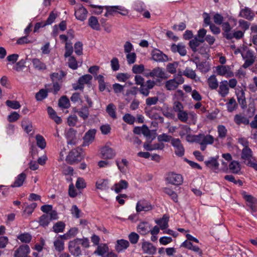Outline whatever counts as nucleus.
Masks as SVG:
<instances>
[{
  "instance_id": "2eb2a0df",
  "label": "nucleus",
  "mask_w": 257,
  "mask_h": 257,
  "mask_svg": "<svg viewBox=\"0 0 257 257\" xmlns=\"http://www.w3.org/2000/svg\"><path fill=\"white\" fill-rule=\"evenodd\" d=\"M218 158V156H217L216 158H210L208 160L205 162L206 166L215 173H218L219 171V163L217 161Z\"/></svg>"
},
{
  "instance_id": "de8ad7c7",
  "label": "nucleus",
  "mask_w": 257,
  "mask_h": 257,
  "mask_svg": "<svg viewBox=\"0 0 257 257\" xmlns=\"http://www.w3.org/2000/svg\"><path fill=\"white\" fill-rule=\"evenodd\" d=\"M54 246L55 250L58 252H61L64 249V242L62 240L59 238L55 240Z\"/></svg>"
},
{
  "instance_id": "f03ea898",
  "label": "nucleus",
  "mask_w": 257,
  "mask_h": 257,
  "mask_svg": "<svg viewBox=\"0 0 257 257\" xmlns=\"http://www.w3.org/2000/svg\"><path fill=\"white\" fill-rule=\"evenodd\" d=\"M82 150L79 148L72 150L70 151L66 158V160L70 164L77 163L82 159Z\"/></svg>"
},
{
  "instance_id": "f704fd0d",
  "label": "nucleus",
  "mask_w": 257,
  "mask_h": 257,
  "mask_svg": "<svg viewBox=\"0 0 257 257\" xmlns=\"http://www.w3.org/2000/svg\"><path fill=\"white\" fill-rule=\"evenodd\" d=\"M96 188L101 190H107L109 188L108 180L107 179H100L96 183Z\"/></svg>"
},
{
  "instance_id": "1a4fd4ad",
  "label": "nucleus",
  "mask_w": 257,
  "mask_h": 257,
  "mask_svg": "<svg viewBox=\"0 0 257 257\" xmlns=\"http://www.w3.org/2000/svg\"><path fill=\"white\" fill-rule=\"evenodd\" d=\"M136 209L137 212L149 211L153 209V206L148 200L142 199L138 201Z\"/></svg>"
},
{
  "instance_id": "f3484780",
  "label": "nucleus",
  "mask_w": 257,
  "mask_h": 257,
  "mask_svg": "<svg viewBox=\"0 0 257 257\" xmlns=\"http://www.w3.org/2000/svg\"><path fill=\"white\" fill-rule=\"evenodd\" d=\"M96 131L94 129L90 130L87 132L83 137V146H86L89 145L94 141Z\"/></svg>"
},
{
  "instance_id": "b1692460",
  "label": "nucleus",
  "mask_w": 257,
  "mask_h": 257,
  "mask_svg": "<svg viewBox=\"0 0 257 257\" xmlns=\"http://www.w3.org/2000/svg\"><path fill=\"white\" fill-rule=\"evenodd\" d=\"M234 121L237 125L241 124L247 125L249 123V119L241 114H237L234 117Z\"/></svg>"
},
{
  "instance_id": "603ef678",
  "label": "nucleus",
  "mask_w": 257,
  "mask_h": 257,
  "mask_svg": "<svg viewBox=\"0 0 257 257\" xmlns=\"http://www.w3.org/2000/svg\"><path fill=\"white\" fill-rule=\"evenodd\" d=\"M47 93L48 92L46 90L41 89L36 94L35 97L38 101H41L47 97Z\"/></svg>"
},
{
  "instance_id": "a878e982",
  "label": "nucleus",
  "mask_w": 257,
  "mask_h": 257,
  "mask_svg": "<svg viewBox=\"0 0 257 257\" xmlns=\"http://www.w3.org/2000/svg\"><path fill=\"white\" fill-rule=\"evenodd\" d=\"M171 49L173 52H178L180 55L184 56L187 54V51L185 46L181 44L178 45L173 44L171 46Z\"/></svg>"
},
{
  "instance_id": "a18cd8bd",
  "label": "nucleus",
  "mask_w": 257,
  "mask_h": 257,
  "mask_svg": "<svg viewBox=\"0 0 257 257\" xmlns=\"http://www.w3.org/2000/svg\"><path fill=\"white\" fill-rule=\"evenodd\" d=\"M177 114L179 120L182 122H187L189 119V115L191 114V113H188L187 111L183 110Z\"/></svg>"
},
{
  "instance_id": "bf43d9fd",
  "label": "nucleus",
  "mask_w": 257,
  "mask_h": 257,
  "mask_svg": "<svg viewBox=\"0 0 257 257\" xmlns=\"http://www.w3.org/2000/svg\"><path fill=\"white\" fill-rule=\"evenodd\" d=\"M159 101V98L157 96L149 97L146 99V104L150 106L156 104Z\"/></svg>"
},
{
  "instance_id": "2f4dec72",
  "label": "nucleus",
  "mask_w": 257,
  "mask_h": 257,
  "mask_svg": "<svg viewBox=\"0 0 257 257\" xmlns=\"http://www.w3.org/2000/svg\"><path fill=\"white\" fill-rule=\"evenodd\" d=\"M207 83L211 89H216L218 87V82L215 75H211L207 79Z\"/></svg>"
},
{
  "instance_id": "e433bc0d",
  "label": "nucleus",
  "mask_w": 257,
  "mask_h": 257,
  "mask_svg": "<svg viewBox=\"0 0 257 257\" xmlns=\"http://www.w3.org/2000/svg\"><path fill=\"white\" fill-rule=\"evenodd\" d=\"M47 111L50 117L53 119L57 124H60L62 122V119L60 117L57 115L56 111L52 107L49 106L47 108Z\"/></svg>"
},
{
  "instance_id": "13d9d810",
  "label": "nucleus",
  "mask_w": 257,
  "mask_h": 257,
  "mask_svg": "<svg viewBox=\"0 0 257 257\" xmlns=\"http://www.w3.org/2000/svg\"><path fill=\"white\" fill-rule=\"evenodd\" d=\"M178 67L177 62L168 63L167 65L166 69L168 72L171 74H174L176 72V68Z\"/></svg>"
},
{
  "instance_id": "72a5a7b5",
  "label": "nucleus",
  "mask_w": 257,
  "mask_h": 257,
  "mask_svg": "<svg viewBox=\"0 0 257 257\" xmlns=\"http://www.w3.org/2000/svg\"><path fill=\"white\" fill-rule=\"evenodd\" d=\"M32 62L34 68L37 70H44L46 69L47 67L46 64L38 58L32 59Z\"/></svg>"
},
{
  "instance_id": "f257e3e1",
  "label": "nucleus",
  "mask_w": 257,
  "mask_h": 257,
  "mask_svg": "<svg viewBox=\"0 0 257 257\" xmlns=\"http://www.w3.org/2000/svg\"><path fill=\"white\" fill-rule=\"evenodd\" d=\"M184 82V78L181 75L175 76L174 78L166 81L165 87L167 90L172 91L177 89L178 86Z\"/></svg>"
},
{
  "instance_id": "6e6d98bb",
  "label": "nucleus",
  "mask_w": 257,
  "mask_h": 257,
  "mask_svg": "<svg viewBox=\"0 0 257 257\" xmlns=\"http://www.w3.org/2000/svg\"><path fill=\"white\" fill-rule=\"evenodd\" d=\"M162 113L164 116L169 119H174L175 117L174 113H173L172 110L169 107L163 109Z\"/></svg>"
},
{
  "instance_id": "9b49d317",
  "label": "nucleus",
  "mask_w": 257,
  "mask_h": 257,
  "mask_svg": "<svg viewBox=\"0 0 257 257\" xmlns=\"http://www.w3.org/2000/svg\"><path fill=\"white\" fill-rule=\"evenodd\" d=\"M254 16V13L248 7H244V8L241 9L239 14V17L248 21H252Z\"/></svg>"
},
{
  "instance_id": "5fc2aeb1",
  "label": "nucleus",
  "mask_w": 257,
  "mask_h": 257,
  "mask_svg": "<svg viewBox=\"0 0 257 257\" xmlns=\"http://www.w3.org/2000/svg\"><path fill=\"white\" fill-rule=\"evenodd\" d=\"M50 221L48 214H44L40 217L39 223L41 226L45 227L48 226Z\"/></svg>"
},
{
  "instance_id": "ea45409f",
  "label": "nucleus",
  "mask_w": 257,
  "mask_h": 257,
  "mask_svg": "<svg viewBox=\"0 0 257 257\" xmlns=\"http://www.w3.org/2000/svg\"><path fill=\"white\" fill-rule=\"evenodd\" d=\"M230 171L234 174H237L240 170V166L238 162L233 161L229 164Z\"/></svg>"
},
{
  "instance_id": "4be33fe9",
  "label": "nucleus",
  "mask_w": 257,
  "mask_h": 257,
  "mask_svg": "<svg viewBox=\"0 0 257 257\" xmlns=\"http://www.w3.org/2000/svg\"><path fill=\"white\" fill-rule=\"evenodd\" d=\"M26 179V174L23 172L18 175L13 184L11 185L12 188L20 187L22 186Z\"/></svg>"
},
{
  "instance_id": "c85d7f7f",
  "label": "nucleus",
  "mask_w": 257,
  "mask_h": 257,
  "mask_svg": "<svg viewBox=\"0 0 257 257\" xmlns=\"http://www.w3.org/2000/svg\"><path fill=\"white\" fill-rule=\"evenodd\" d=\"M150 226L148 222H143L140 223L137 227L139 233L142 235H145L150 232Z\"/></svg>"
},
{
  "instance_id": "4468645a",
  "label": "nucleus",
  "mask_w": 257,
  "mask_h": 257,
  "mask_svg": "<svg viewBox=\"0 0 257 257\" xmlns=\"http://www.w3.org/2000/svg\"><path fill=\"white\" fill-rule=\"evenodd\" d=\"M254 158L252 151L249 148H243L242 149L241 153V159L243 160L245 164L246 162H248Z\"/></svg>"
},
{
  "instance_id": "4d7b16f0",
  "label": "nucleus",
  "mask_w": 257,
  "mask_h": 257,
  "mask_svg": "<svg viewBox=\"0 0 257 257\" xmlns=\"http://www.w3.org/2000/svg\"><path fill=\"white\" fill-rule=\"evenodd\" d=\"M112 9L114 13L118 12L123 16H126L128 13L127 10L122 6H113Z\"/></svg>"
},
{
  "instance_id": "5701e85b",
  "label": "nucleus",
  "mask_w": 257,
  "mask_h": 257,
  "mask_svg": "<svg viewBox=\"0 0 257 257\" xmlns=\"http://www.w3.org/2000/svg\"><path fill=\"white\" fill-rule=\"evenodd\" d=\"M129 242L126 240H117L115 246V249L118 252H119L126 249L129 246Z\"/></svg>"
},
{
  "instance_id": "20e7f679",
  "label": "nucleus",
  "mask_w": 257,
  "mask_h": 257,
  "mask_svg": "<svg viewBox=\"0 0 257 257\" xmlns=\"http://www.w3.org/2000/svg\"><path fill=\"white\" fill-rule=\"evenodd\" d=\"M156 84V81L149 79L140 87L139 91L143 96L147 97L150 94V90L155 86Z\"/></svg>"
},
{
  "instance_id": "7c9ffc66",
  "label": "nucleus",
  "mask_w": 257,
  "mask_h": 257,
  "mask_svg": "<svg viewBox=\"0 0 257 257\" xmlns=\"http://www.w3.org/2000/svg\"><path fill=\"white\" fill-rule=\"evenodd\" d=\"M216 72L218 75H221V76H224L225 75H227L228 76H233V74L232 73L231 75L229 74V69L228 67L225 66V65H219L216 67Z\"/></svg>"
},
{
  "instance_id": "412c9836",
  "label": "nucleus",
  "mask_w": 257,
  "mask_h": 257,
  "mask_svg": "<svg viewBox=\"0 0 257 257\" xmlns=\"http://www.w3.org/2000/svg\"><path fill=\"white\" fill-rule=\"evenodd\" d=\"M73 110L75 112H77L78 115L83 120H86L88 118L89 115L88 107L86 106H83L79 109L74 108Z\"/></svg>"
},
{
  "instance_id": "ddd939ff",
  "label": "nucleus",
  "mask_w": 257,
  "mask_h": 257,
  "mask_svg": "<svg viewBox=\"0 0 257 257\" xmlns=\"http://www.w3.org/2000/svg\"><path fill=\"white\" fill-rule=\"evenodd\" d=\"M219 89L218 93L222 97H225L229 93V87L227 80L221 81L218 84Z\"/></svg>"
},
{
  "instance_id": "f8f14e48",
  "label": "nucleus",
  "mask_w": 257,
  "mask_h": 257,
  "mask_svg": "<svg viewBox=\"0 0 257 257\" xmlns=\"http://www.w3.org/2000/svg\"><path fill=\"white\" fill-rule=\"evenodd\" d=\"M30 252V249L28 245H20L19 247L15 250L14 257H26Z\"/></svg>"
},
{
  "instance_id": "052dcab7",
  "label": "nucleus",
  "mask_w": 257,
  "mask_h": 257,
  "mask_svg": "<svg viewBox=\"0 0 257 257\" xmlns=\"http://www.w3.org/2000/svg\"><path fill=\"white\" fill-rule=\"evenodd\" d=\"M173 110L177 113V114L184 110V106L182 103L179 101H175L173 105Z\"/></svg>"
},
{
  "instance_id": "6ab92c4d",
  "label": "nucleus",
  "mask_w": 257,
  "mask_h": 257,
  "mask_svg": "<svg viewBox=\"0 0 257 257\" xmlns=\"http://www.w3.org/2000/svg\"><path fill=\"white\" fill-rule=\"evenodd\" d=\"M101 154L103 159H111L115 156V151L111 148L105 146L101 149Z\"/></svg>"
},
{
  "instance_id": "37998d69",
  "label": "nucleus",
  "mask_w": 257,
  "mask_h": 257,
  "mask_svg": "<svg viewBox=\"0 0 257 257\" xmlns=\"http://www.w3.org/2000/svg\"><path fill=\"white\" fill-rule=\"evenodd\" d=\"M65 227V224L63 221H60L56 222L53 226V230L56 233L62 232Z\"/></svg>"
},
{
  "instance_id": "39448f33",
  "label": "nucleus",
  "mask_w": 257,
  "mask_h": 257,
  "mask_svg": "<svg viewBox=\"0 0 257 257\" xmlns=\"http://www.w3.org/2000/svg\"><path fill=\"white\" fill-rule=\"evenodd\" d=\"M241 194L246 202V205L253 212L257 211V199L251 195L247 194L245 191H243Z\"/></svg>"
},
{
  "instance_id": "e2e57ef3",
  "label": "nucleus",
  "mask_w": 257,
  "mask_h": 257,
  "mask_svg": "<svg viewBox=\"0 0 257 257\" xmlns=\"http://www.w3.org/2000/svg\"><path fill=\"white\" fill-rule=\"evenodd\" d=\"M79 244L84 248H88L89 247V239L86 237H83L82 238H75Z\"/></svg>"
},
{
  "instance_id": "bb28decb",
  "label": "nucleus",
  "mask_w": 257,
  "mask_h": 257,
  "mask_svg": "<svg viewBox=\"0 0 257 257\" xmlns=\"http://www.w3.org/2000/svg\"><path fill=\"white\" fill-rule=\"evenodd\" d=\"M193 62L195 63L197 68L202 73H206L210 70V64L208 62L203 61L200 63Z\"/></svg>"
},
{
  "instance_id": "79ce46f5",
  "label": "nucleus",
  "mask_w": 257,
  "mask_h": 257,
  "mask_svg": "<svg viewBox=\"0 0 257 257\" xmlns=\"http://www.w3.org/2000/svg\"><path fill=\"white\" fill-rule=\"evenodd\" d=\"M218 138L223 140L227 136V130L223 125H218L217 126Z\"/></svg>"
},
{
  "instance_id": "dca6fc26",
  "label": "nucleus",
  "mask_w": 257,
  "mask_h": 257,
  "mask_svg": "<svg viewBox=\"0 0 257 257\" xmlns=\"http://www.w3.org/2000/svg\"><path fill=\"white\" fill-rule=\"evenodd\" d=\"M142 248L144 253L151 255L155 254L157 250L156 247L148 241L142 242Z\"/></svg>"
},
{
  "instance_id": "58836bf2",
  "label": "nucleus",
  "mask_w": 257,
  "mask_h": 257,
  "mask_svg": "<svg viewBox=\"0 0 257 257\" xmlns=\"http://www.w3.org/2000/svg\"><path fill=\"white\" fill-rule=\"evenodd\" d=\"M88 25L93 30H99V24L96 17L91 16L88 19Z\"/></svg>"
},
{
  "instance_id": "c756f323",
  "label": "nucleus",
  "mask_w": 257,
  "mask_h": 257,
  "mask_svg": "<svg viewBox=\"0 0 257 257\" xmlns=\"http://www.w3.org/2000/svg\"><path fill=\"white\" fill-rule=\"evenodd\" d=\"M108 251V247L106 244H101L98 245L96 249L94 251L95 254L104 257L105 253Z\"/></svg>"
},
{
  "instance_id": "09e8293b",
  "label": "nucleus",
  "mask_w": 257,
  "mask_h": 257,
  "mask_svg": "<svg viewBox=\"0 0 257 257\" xmlns=\"http://www.w3.org/2000/svg\"><path fill=\"white\" fill-rule=\"evenodd\" d=\"M202 43L200 41L199 39L197 38L196 37L194 38L193 39H192L189 42V46L192 49V50L194 52H197V47L199 46L200 44Z\"/></svg>"
},
{
  "instance_id": "473e14b6",
  "label": "nucleus",
  "mask_w": 257,
  "mask_h": 257,
  "mask_svg": "<svg viewBox=\"0 0 257 257\" xmlns=\"http://www.w3.org/2000/svg\"><path fill=\"white\" fill-rule=\"evenodd\" d=\"M116 110V106L112 103L108 104L106 108V111L108 114L109 116L113 119H115L117 118Z\"/></svg>"
},
{
  "instance_id": "c03bdc74",
  "label": "nucleus",
  "mask_w": 257,
  "mask_h": 257,
  "mask_svg": "<svg viewBox=\"0 0 257 257\" xmlns=\"http://www.w3.org/2000/svg\"><path fill=\"white\" fill-rule=\"evenodd\" d=\"M227 111L228 112H232L237 107V104L234 98H231L229 101L226 103Z\"/></svg>"
},
{
  "instance_id": "680f3d73",
  "label": "nucleus",
  "mask_w": 257,
  "mask_h": 257,
  "mask_svg": "<svg viewBox=\"0 0 257 257\" xmlns=\"http://www.w3.org/2000/svg\"><path fill=\"white\" fill-rule=\"evenodd\" d=\"M78 117L75 114L70 115L67 118L68 124L70 126H74L78 121Z\"/></svg>"
},
{
  "instance_id": "a211bd4d",
  "label": "nucleus",
  "mask_w": 257,
  "mask_h": 257,
  "mask_svg": "<svg viewBox=\"0 0 257 257\" xmlns=\"http://www.w3.org/2000/svg\"><path fill=\"white\" fill-rule=\"evenodd\" d=\"M152 58L157 62H165L168 59L166 55L158 49H156L152 52Z\"/></svg>"
},
{
  "instance_id": "cd10ccee",
  "label": "nucleus",
  "mask_w": 257,
  "mask_h": 257,
  "mask_svg": "<svg viewBox=\"0 0 257 257\" xmlns=\"http://www.w3.org/2000/svg\"><path fill=\"white\" fill-rule=\"evenodd\" d=\"M246 56L247 59L245 60L243 67L245 68L251 66L255 61V57L252 51L248 50L247 51Z\"/></svg>"
},
{
  "instance_id": "774afa93",
  "label": "nucleus",
  "mask_w": 257,
  "mask_h": 257,
  "mask_svg": "<svg viewBox=\"0 0 257 257\" xmlns=\"http://www.w3.org/2000/svg\"><path fill=\"white\" fill-rule=\"evenodd\" d=\"M6 105L13 108V109H18L21 107V105L19 102L17 101H11V100H7L6 102Z\"/></svg>"
},
{
  "instance_id": "8fccbe9b",
  "label": "nucleus",
  "mask_w": 257,
  "mask_h": 257,
  "mask_svg": "<svg viewBox=\"0 0 257 257\" xmlns=\"http://www.w3.org/2000/svg\"><path fill=\"white\" fill-rule=\"evenodd\" d=\"M17 238L21 242L25 243H29L32 239L31 235L28 233L21 234L17 236Z\"/></svg>"
},
{
  "instance_id": "0e129e2a",
  "label": "nucleus",
  "mask_w": 257,
  "mask_h": 257,
  "mask_svg": "<svg viewBox=\"0 0 257 257\" xmlns=\"http://www.w3.org/2000/svg\"><path fill=\"white\" fill-rule=\"evenodd\" d=\"M36 206L37 204L36 203H33L30 205L27 206L24 210V213L30 215L33 213Z\"/></svg>"
},
{
  "instance_id": "3c124183",
  "label": "nucleus",
  "mask_w": 257,
  "mask_h": 257,
  "mask_svg": "<svg viewBox=\"0 0 257 257\" xmlns=\"http://www.w3.org/2000/svg\"><path fill=\"white\" fill-rule=\"evenodd\" d=\"M37 146L42 149L46 147V142L44 138L41 135H38L36 136Z\"/></svg>"
},
{
  "instance_id": "69168bd1",
  "label": "nucleus",
  "mask_w": 257,
  "mask_h": 257,
  "mask_svg": "<svg viewBox=\"0 0 257 257\" xmlns=\"http://www.w3.org/2000/svg\"><path fill=\"white\" fill-rule=\"evenodd\" d=\"M122 118L124 122L130 124H133L135 121V117L130 113L124 114Z\"/></svg>"
},
{
  "instance_id": "9d476101",
  "label": "nucleus",
  "mask_w": 257,
  "mask_h": 257,
  "mask_svg": "<svg viewBox=\"0 0 257 257\" xmlns=\"http://www.w3.org/2000/svg\"><path fill=\"white\" fill-rule=\"evenodd\" d=\"M149 75L151 77H157L162 79H166L168 78V76L163 68L157 67L154 68L150 72Z\"/></svg>"
},
{
  "instance_id": "aec40b11",
  "label": "nucleus",
  "mask_w": 257,
  "mask_h": 257,
  "mask_svg": "<svg viewBox=\"0 0 257 257\" xmlns=\"http://www.w3.org/2000/svg\"><path fill=\"white\" fill-rule=\"evenodd\" d=\"M87 13V10L83 6H81L75 10V16L77 20L83 21L86 19Z\"/></svg>"
},
{
  "instance_id": "0eeeda50",
  "label": "nucleus",
  "mask_w": 257,
  "mask_h": 257,
  "mask_svg": "<svg viewBox=\"0 0 257 257\" xmlns=\"http://www.w3.org/2000/svg\"><path fill=\"white\" fill-rule=\"evenodd\" d=\"M182 175L174 172H170L167 174L166 181L170 184L174 185H180L183 183Z\"/></svg>"
},
{
  "instance_id": "c9c22d12",
  "label": "nucleus",
  "mask_w": 257,
  "mask_h": 257,
  "mask_svg": "<svg viewBox=\"0 0 257 257\" xmlns=\"http://www.w3.org/2000/svg\"><path fill=\"white\" fill-rule=\"evenodd\" d=\"M114 191L116 193L120 192L122 189H126L128 187V183L124 180H120L118 183L114 185Z\"/></svg>"
},
{
  "instance_id": "393cba45",
  "label": "nucleus",
  "mask_w": 257,
  "mask_h": 257,
  "mask_svg": "<svg viewBox=\"0 0 257 257\" xmlns=\"http://www.w3.org/2000/svg\"><path fill=\"white\" fill-rule=\"evenodd\" d=\"M169 216L166 214H164L162 218L156 220L155 222L160 226L161 229L164 230L169 226Z\"/></svg>"
},
{
  "instance_id": "423d86ee",
  "label": "nucleus",
  "mask_w": 257,
  "mask_h": 257,
  "mask_svg": "<svg viewBox=\"0 0 257 257\" xmlns=\"http://www.w3.org/2000/svg\"><path fill=\"white\" fill-rule=\"evenodd\" d=\"M68 249L72 255L79 256L82 254V251L79 243L76 239L71 240L68 243Z\"/></svg>"
},
{
  "instance_id": "7ed1b4c3",
  "label": "nucleus",
  "mask_w": 257,
  "mask_h": 257,
  "mask_svg": "<svg viewBox=\"0 0 257 257\" xmlns=\"http://www.w3.org/2000/svg\"><path fill=\"white\" fill-rule=\"evenodd\" d=\"M92 79V76L90 74H86L79 77L78 81L76 83L72 84L73 88L75 90H83L84 87V84H89Z\"/></svg>"
},
{
  "instance_id": "864d4df0",
  "label": "nucleus",
  "mask_w": 257,
  "mask_h": 257,
  "mask_svg": "<svg viewBox=\"0 0 257 257\" xmlns=\"http://www.w3.org/2000/svg\"><path fill=\"white\" fill-rule=\"evenodd\" d=\"M65 75L63 71H60L59 72H55L51 75V78L53 82L60 80Z\"/></svg>"
},
{
  "instance_id": "6e6552de",
  "label": "nucleus",
  "mask_w": 257,
  "mask_h": 257,
  "mask_svg": "<svg viewBox=\"0 0 257 257\" xmlns=\"http://www.w3.org/2000/svg\"><path fill=\"white\" fill-rule=\"evenodd\" d=\"M171 145L174 148V152L177 156L182 157L184 155V148L179 139L173 138L171 141Z\"/></svg>"
},
{
  "instance_id": "338daca9",
  "label": "nucleus",
  "mask_w": 257,
  "mask_h": 257,
  "mask_svg": "<svg viewBox=\"0 0 257 257\" xmlns=\"http://www.w3.org/2000/svg\"><path fill=\"white\" fill-rule=\"evenodd\" d=\"M239 27L245 32L249 29L250 23L244 20L240 19L238 21Z\"/></svg>"
},
{
  "instance_id": "49530a36",
  "label": "nucleus",
  "mask_w": 257,
  "mask_h": 257,
  "mask_svg": "<svg viewBox=\"0 0 257 257\" xmlns=\"http://www.w3.org/2000/svg\"><path fill=\"white\" fill-rule=\"evenodd\" d=\"M59 106L64 108H68L70 104L69 99L66 96H62L59 100Z\"/></svg>"
},
{
  "instance_id": "a19ab883",
  "label": "nucleus",
  "mask_w": 257,
  "mask_h": 257,
  "mask_svg": "<svg viewBox=\"0 0 257 257\" xmlns=\"http://www.w3.org/2000/svg\"><path fill=\"white\" fill-rule=\"evenodd\" d=\"M183 75L191 79H195L197 76L195 71L188 67L183 71Z\"/></svg>"
},
{
  "instance_id": "4c0bfd02",
  "label": "nucleus",
  "mask_w": 257,
  "mask_h": 257,
  "mask_svg": "<svg viewBox=\"0 0 257 257\" xmlns=\"http://www.w3.org/2000/svg\"><path fill=\"white\" fill-rule=\"evenodd\" d=\"M237 101L240 105L242 108L246 107V101L245 97V93L243 90H241L237 94Z\"/></svg>"
}]
</instances>
